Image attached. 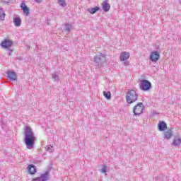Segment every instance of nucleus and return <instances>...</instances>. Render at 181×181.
<instances>
[{
  "instance_id": "dca6fc26",
  "label": "nucleus",
  "mask_w": 181,
  "mask_h": 181,
  "mask_svg": "<svg viewBox=\"0 0 181 181\" xmlns=\"http://www.w3.org/2000/svg\"><path fill=\"white\" fill-rule=\"evenodd\" d=\"M15 26H17L18 28L19 26H21V23H22V20L21 19V17L18 16V17H15L13 18V21Z\"/></svg>"
},
{
  "instance_id": "c756f323",
  "label": "nucleus",
  "mask_w": 181,
  "mask_h": 181,
  "mask_svg": "<svg viewBox=\"0 0 181 181\" xmlns=\"http://www.w3.org/2000/svg\"><path fill=\"white\" fill-rule=\"evenodd\" d=\"M179 1V2H180V4L181 3V0H178Z\"/></svg>"
},
{
  "instance_id": "2eb2a0df",
  "label": "nucleus",
  "mask_w": 181,
  "mask_h": 181,
  "mask_svg": "<svg viewBox=\"0 0 181 181\" xmlns=\"http://www.w3.org/2000/svg\"><path fill=\"white\" fill-rule=\"evenodd\" d=\"M172 145H173V146H179L181 145V139L179 136L174 137Z\"/></svg>"
},
{
  "instance_id": "ddd939ff",
  "label": "nucleus",
  "mask_w": 181,
  "mask_h": 181,
  "mask_svg": "<svg viewBox=\"0 0 181 181\" xmlns=\"http://www.w3.org/2000/svg\"><path fill=\"white\" fill-rule=\"evenodd\" d=\"M172 136H173V131H172V129H169L164 132V139L169 140Z\"/></svg>"
},
{
  "instance_id": "412c9836",
  "label": "nucleus",
  "mask_w": 181,
  "mask_h": 181,
  "mask_svg": "<svg viewBox=\"0 0 181 181\" xmlns=\"http://www.w3.org/2000/svg\"><path fill=\"white\" fill-rule=\"evenodd\" d=\"M57 3L62 8H64V6H66L67 5V4H66V0H57Z\"/></svg>"
},
{
  "instance_id": "f257e3e1",
  "label": "nucleus",
  "mask_w": 181,
  "mask_h": 181,
  "mask_svg": "<svg viewBox=\"0 0 181 181\" xmlns=\"http://www.w3.org/2000/svg\"><path fill=\"white\" fill-rule=\"evenodd\" d=\"M24 135L25 136L24 141L27 149H33L35 148V142H36V137L30 127H25Z\"/></svg>"
},
{
  "instance_id": "f3484780",
  "label": "nucleus",
  "mask_w": 181,
  "mask_h": 181,
  "mask_svg": "<svg viewBox=\"0 0 181 181\" xmlns=\"http://www.w3.org/2000/svg\"><path fill=\"white\" fill-rule=\"evenodd\" d=\"M28 172L30 175H35L36 173V167L33 165H28Z\"/></svg>"
},
{
  "instance_id": "f8f14e48",
  "label": "nucleus",
  "mask_w": 181,
  "mask_h": 181,
  "mask_svg": "<svg viewBox=\"0 0 181 181\" xmlns=\"http://www.w3.org/2000/svg\"><path fill=\"white\" fill-rule=\"evenodd\" d=\"M158 131H166L168 129V124L164 121L159 122L158 124Z\"/></svg>"
},
{
  "instance_id": "39448f33",
  "label": "nucleus",
  "mask_w": 181,
  "mask_h": 181,
  "mask_svg": "<svg viewBox=\"0 0 181 181\" xmlns=\"http://www.w3.org/2000/svg\"><path fill=\"white\" fill-rule=\"evenodd\" d=\"M144 108H145V106L144 105V103H137L136 105L133 108V112L134 115H141V114L144 112Z\"/></svg>"
},
{
  "instance_id": "6ab92c4d",
  "label": "nucleus",
  "mask_w": 181,
  "mask_h": 181,
  "mask_svg": "<svg viewBox=\"0 0 181 181\" xmlns=\"http://www.w3.org/2000/svg\"><path fill=\"white\" fill-rule=\"evenodd\" d=\"M5 20V11H4V8H0V21H4Z\"/></svg>"
},
{
  "instance_id": "9b49d317",
  "label": "nucleus",
  "mask_w": 181,
  "mask_h": 181,
  "mask_svg": "<svg viewBox=\"0 0 181 181\" xmlns=\"http://www.w3.org/2000/svg\"><path fill=\"white\" fill-rule=\"evenodd\" d=\"M21 8H22V11L25 16H29V14L30 13L29 8L26 6V4L23 2L21 4Z\"/></svg>"
},
{
  "instance_id": "cd10ccee",
  "label": "nucleus",
  "mask_w": 181,
  "mask_h": 181,
  "mask_svg": "<svg viewBox=\"0 0 181 181\" xmlns=\"http://www.w3.org/2000/svg\"><path fill=\"white\" fill-rule=\"evenodd\" d=\"M62 50H64V51L67 50V47H65L64 46H62Z\"/></svg>"
},
{
  "instance_id": "f03ea898",
  "label": "nucleus",
  "mask_w": 181,
  "mask_h": 181,
  "mask_svg": "<svg viewBox=\"0 0 181 181\" xmlns=\"http://www.w3.org/2000/svg\"><path fill=\"white\" fill-rule=\"evenodd\" d=\"M93 59L95 66H97L99 69L103 67L104 63H107V57H105V54L103 53L96 54Z\"/></svg>"
},
{
  "instance_id": "a878e982",
  "label": "nucleus",
  "mask_w": 181,
  "mask_h": 181,
  "mask_svg": "<svg viewBox=\"0 0 181 181\" xmlns=\"http://www.w3.org/2000/svg\"><path fill=\"white\" fill-rule=\"evenodd\" d=\"M124 62V66H129V61H127V60H126V61H123Z\"/></svg>"
},
{
  "instance_id": "20e7f679",
  "label": "nucleus",
  "mask_w": 181,
  "mask_h": 181,
  "mask_svg": "<svg viewBox=\"0 0 181 181\" xmlns=\"http://www.w3.org/2000/svg\"><path fill=\"white\" fill-rule=\"evenodd\" d=\"M139 88L142 91H149L152 88V83L146 79H143L139 83Z\"/></svg>"
},
{
  "instance_id": "1a4fd4ad",
  "label": "nucleus",
  "mask_w": 181,
  "mask_h": 181,
  "mask_svg": "<svg viewBox=\"0 0 181 181\" xmlns=\"http://www.w3.org/2000/svg\"><path fill=\"white\" fill-rule=\"evenodd\" d=\"M159 57H160L159 53H158V52L156 51L151 52L150 55V59L151 60V62H158V60H159Z\"/></svg>"
},
{
  "instance_id": "9d476101",
  "label": "nucleus",
  "mask_w": 181,
  "mask_h": 181,
  "mask_svg": "<svg viewBox=\"0 0 181 181\" xmlns=\"http://www.w3.org/2000/svg\"><path fill=\"white\" fill-rule=\"evenodd\" d=\"M108 2H109V0H105L102 3V8L104 12H108V11L111 9V6L110 5V4H108Z\"/></svg>"
},
{
  "instance_id": "0eeeda50",
  "label": "nucleus",
  "mask_w": 181,
  "mask_h": 181,
  "mask_svg": "<svg viewBox=\"0 0 181 181\" xmlns=\"http://www.w3.org/2000/svg\"><path fill=\"white\" fill-rule=\"evenodd\" d=\"M12 44H13L12 41H11L10 40L6 39L3 42H1V46L4 49H9V47L12 46Z\"/></svg>"
},
{
  "instance_id": "aec40b11",
  "label": "nucleus",
  "mask_w": 181,
  "mask_h": 181,
  "mask_svg": "<svg viewBox=\"0 0 181 181\" xmlns=\"http://www.w3.org/2000/svg\"><path fill=\"white\" fill-rule=\"evenodd\" d=\"M98 11H100V7L96 6L95 8H92L89 9L88 12H90V13L93 15V13H95V12H98Z\"/></svg>"
},
{
  "instance_id": "a211bd4d",
  "label": "nucleus",
  "mask_w": 181,
  "mask_h": 181,
  "mask_svg": "<svg viewBox=\"0 0 181 181\" xmlns=\"http://www.w3.org/2000/svg\"><path fill=\"white\" fill-rule=\"evenodd\" d=\"M71 29H73V25L70 23L65 24L64 30H66V32L70 33L71 32Z\"/></svg>"
},
{
  "instance_id": "4468645a",
  "label": "nucleus",
  "mask_w": 181,
  "mask_h": 181,
  "mask_svg": "<svg viewBox=\"0 0 181 181\" xmlns=\"http://www.w3.org/2000/svg\"><path fill=\"white\" fill-rule=\"evenodd\" d=\"M129 52H123L120 54V61L121 62H125L129 59Z\"/></svg>"
},
{
  "instance_id": "6e6552de",
  "label": "nucleus",
  "mask_w": 181,
  "mask_h": 181,
  "mask_svg": "<svg viewBox=\"0 0 181 181\" xmlns=\"http://www.w3.org/2000/svg\"><path fill=\"white\" fill-rule=\"evenodd\" d=\"M7 76L10 79V81H16L18 77L16 76V73L15 71H8L7 72Z\"/></svg>"
},
{
  "instance_id": "b1692460",
  "label": "nucleus",
  "mask_w": 181,
  "mask_h": 181,
  "mask_svg": "<svg viewBox=\"0 0 181 181\" xmlns=\"http://www.w3.org/2000/svg\"><path fill=\"white\" fill-rule=\"evenodd\" d=\"M45 150L47 151V152L52 153V152L54 151V148H53V146H52L51 145H48L45 147Z\"/></svg>"
},
{
  "instance_id": "c85d7f7f",
  "label": "nucleus",
  "mask_w": 181,
  "mask_h": 181,
  "mask_svg": "<svg viewBox=\"0 0 181 181\" xmlns=\"http://www.w3.org/2000/svg\"><path fill=\"white\" fill-rule=\"evenodd\" d=\"M43 0H35L37 4H40Z\"/></svg>"
},
{
  "instance_id": "7ed1b4c3",
  "label": "nucleus",
  "mask_w": 181,
  "mask_h": 181,
  "mask_svg": "<svg viewBox=\"0 0 181 181\" xmlns=\"http://www.w3.org/2000/svg\"><path fill=\"white\" fill-rule=\"evenodd\" d=\"M138 93L134 89L129 90L126 95V101L127 104H132L138 100Z\"/></svg>"
},
{
  "instance_id": "393cba45",
  "label": "nucleus",
  "mask_w": 181,
  "mask_h": 181,
  "mask_svg": "<svg viewBox=\"0 0 181 181\" xmlns=\"http://www.w3.org/2000/svg\"><path fill=\"white\" fill-rule=\"evenodd\" d=\"M102 173H107V166L103 165L100 170Z\"/></svg>"
},
{
  "instance_id": "423d86ee",
  "label": "nucleus",
  "mask_w": 181,
  "mask_h": 181,
  "mask_svg": "<svg viewBox=\"0 0 181 181\" xmlns=\"http://www.w3.org/2000/svg\"><path fill=\"white\" fill-rule=\"evenodd\" d=\"M49 180V172H45L44 174H42L40 177H35L33 181H47Z\"/></svg>"
},
{
  "instance_id": "4be33fe9",
  "label": "nucleus",
  "mask_w": 181,
  "mask_h": 181,
  "mask_svg": "<svg viewBox=\"0 0 181 181\" xmlns=\"http://www.w3.org/2000/svg\"><path fill=\"white\" fill-rule=\"evenodd\" d=\"M103 95L107 98V100H111V92L103 91Z\"/></svg>"
},
{
  "instance_id": "bb28decb",
  "label": "nucleus",
  "mask_w": 181,
  "mask_h": 181,
  "mask_svg": "<svg viewBox=\"0 0 181 181\" xmlns=\"http://www.w3.org/2000/svg\"><path fill=\"white\" fill-rule=\"evenodd\" d=\"M3 4H9L11 2V0H1Z\"/></svg>"
},
{
  "instance_id": "5701e85b",
  "label": "nucleus",
  "mask_w": 181,
  "mask_h": 181,
  "mask_svg": "<svg viewBox=\"0 0 181 181\" xmlns=\"http://www.w3.org/2000/svg\"><path fill=\"white\" fill-rule=\"evenodd\" d=\"M52 79L55 81H59V80H60L59 77V72H55L54 74H52Z\"/></svg>"
}]
</instances>
